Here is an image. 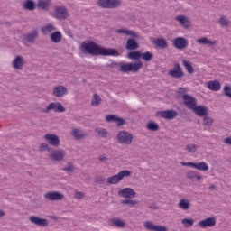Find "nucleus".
Returning a JSON list of instances; mask_svg holds the SVG:
<instances>
[{"instance_id":"nucleus-1","label":"nucleus","mask_w":231,"mask_h":231,"mask_svg":"<svg viewBox=\"0 0 231 231\" xmlns=\"http://www.w3.org/2000/svg\"><path fill=\"white\" fill-rule=\"evenodd\" d=\"M81 50L84 53H88L93 57H98V55L103 57H120V52L116 49L102 47L93 42H83L81 44Z\"/></svg>"},{"instance_id":"nucleus-2","label":"nucleus","mask_w":231,"mask_h":231,"mask_svg":"<svg viewBox=\"0 0 231 231\" xmlns=\"http://www.w3.org/2000/svg\"><path fill=\"white\" fill-rule=\"evenodd\" d=\"M142 61H136L134 63H120L119 68L122 73H129L132 71L133 73H136L139 69H142Z\"/></svg>"},{"instance_id":"nucleus-3","label":"nucleus","mask_w":231,"mask_h":231,"mask_svg":"<svg viewBox=\"0 0 231 231\" xmlns=\"http://www.w3.org/2000/svg\"><path fill=\"white\" fill-rule=\"evenodd\" d=\"M129 176H131V171L129 170H124L106 179V181L108 185H117L124 178H129Z\"/></svg>"},{"instance_id":"nucleus-4","label":"nucleus","mask_w":231,"mask_h":231,"mask_svg":"<svg viewBox=\"0 0 231 231\" xmlns=\"http://www.w3.org/2000/svg\"><path fill=\"white\" fill-rule=\"evenodd\" d=\"M134 139V136H133V134L127 131H120L117 134L118 143H121L122 145H131V143H133Z\"/></svg>"},{"instance_id":"nucleus-5","label":"nucleus","mask_w":231,"mask_h":231,"mask_svg":"<svg viewBox=\"0 0 231 231\" xmlns=\"http://www.w3.org/2000/svg\"><path fill=\"white\" fill-rule=\"evenodd\" d=\"M51 111L53 113H66V107L59 101L51 102L43 109V113H51Z\"/></svg>"},{"instance_id":"nucleus-6","label":"nucleus","mask_w":231,"mask_h":231,"mask_svg":"<svg viewBox=\"0 0 231 231\" xmlns=\"http://www.w3.org/2000/svg\"><path fill=\"white\" fill-rule=\"evenodd\" d=\"M37 39H39V31L33 30L31 32L24 34L22 41L25 46H32V44L35 43Z\"/></svg>"},{"instance_id":"nucleus-7","label":"nucleus","mask_w":231,"mask_h":231,"mask_svg":"<svg viewBox=\"0 0 231 231\" xmlns=\"http://www.w3.org/2000/svg\"><path fill=\"white\" fill-rule=\"evenodd\" d=\"M97 5L101 8L115 9V8H118V6L122 5V1L121 0H98Z\"/></svg>"},{"instance_id":"nucleus-8","label":"nucleus","mask_w":231,"mask_h":231,"mask_svg":"<svg viewBox=\"0 0 231 231\" xmlns=\"http://www.w3.org/2000/svg\"><path fill=\"white\" fill-rule=\"evenodd\" d=\"M54 17L59 21L68 19V9L64 5H57L54 9Z\"/></svg>"},{"instance_id":"nucleus-9","label":"nucleus","mask_w":231,"mask_h":231,"mask_svg":"<svg viewBox=\"0 0 231 231\" xmlns=\"http://www.w3.org/2000/svg\"><path fill=\"white\" fill-rule=\"evenodd\" d=\"M49 157L53 162H62L66 158V152L62 149L53 150L50 152Z\"/></svg>"},{"instance_id":"nucleus-10","label":"nucleus","mask_w":231,"mask_h":231,"mask_svg":"<svg viewBox=\"0 0 231 231\" xmlns=\"http://www.w3.org/2000/svg\"><path fill=\"white\" fill-rule=\"evenodd\" d=\"M216 223H217V220L216 219V217H209L206 219L199 221V226H200V228H212L216 226Z\"/></svg>"},{"instance_id":"nucleus-11","label":"nucleus","mask_w":231,"mask_h":231,"mask_svg":"<svg viewBox=\"0 0 231 231\" xmlns=\"http://www.w3.org/2000/svg\"><path fill=\"white\" fill-rule=\"evenodd\" d=\"M44 140L52 147H59L60 145V139L54 134H46Z\"/></svg>"},{"instance_id":"nucleus-12","label":"nucleus","mask_w":231,"mask_h":231,"mask_svg":"<svg viewBox=\"0 0 231 231\" xmlns=\"http://www.w3.org/2000/svg\"><path fill=\"white\" fill-rule=\"evenodd\" d=\"M128 59H152V53L147 51L142 53L140 51H131L127 54Z\"/></svg>"},{"instance_id":"nucleus-13","label":"nucleus","mask_w":231,"mask_h":231,"mask_svg":"<svg viewBox=\"0 0 231 231\" xmlns=\"http://www.w3.org/2000/svg\"><path fill=\"white\" fill-rule=\"evenodd\" d=\"M118 196L126 199H133V198H135L136 192L132 188H124L118 191Z\"/></svg>"},{"instance_id":"nucleus-14","label":"nucleus","mask_w":231,"mask_h":231,"mask_svg":"<svg viewBox=\"0 0 231 231\" xmlns=\"http://www.w3.org/2000/svg\"><path fill=\"white\" fill-rule=\"evenodd\" d=\"M44 198L50 201H60L64 199V194L58 191H50L44 194Z\"/></svg>"},{"instance_id":"nucleus-15","label":"nucleus","mask_w":231,"mask_h":231,"mask_svg":"<svg viewBox=\"0 0 231 231\" xmlns=\"http://www.w3.org/2000/svg\"><path fill=\"white\" fill-rule=\"evenodd\" d=\"M52 95L57 98H62V97H66V95H68V88L62 85H58L54 87Z\"/></svg>"},{"instance_id":"nucleus-16","label":"nucleus","mask_w":231,"mask_h":231,"mask_svg":"<svg viewBox=\"0 0 231 231\" xmlns=\"http://www.w3.org/2000/svg\"><path fill=\"white\" fill-rule=\"evenodd\" d=\"M29 221L32 225H36V226H48V225H50V223L48 222V219L41 218L37 216H30Z\"/></svg>"},{"instance_id":"nucleus-17","label":"nucleus","mask_w":231,"mask_h":231,"mask_svg":"<svg viewBox=\"0 0 231 231\" xmlns=\"http://www.w3.org/2000/svg\"><path fill=\"white\" fill-rule=\"evenodd\" d=\"M173 46L177 50H185L189 46V42L183 37H177L173 40Z\"/></svg>"},{"instance_id":"nucleus-18","label":"nucleus","mask_w":231,"mask_h":231,"mask_svg":"<svg viewBox=\"0 0 231 231\" xmlns=\"http://www.w3.org/2000/svg\"><path fill=\"white\" fill-rule=\"evenodd\" d=\"M168 75H170V77H172V79H181L184 73L180 64H175L173 69L168 72Z\"/></svg>"},{"instance_id":"nucleus-19","label":"nucleus","mask_w":231,"mask_h":231,"mask_svg":"<svg viewBox=\"0 0 231 231\" xmlns=\"http://www.w3.org/2000/svg\"><path fill=\"white\" fill-rule=\"evenodd\" d=\"M182 100H183L184 104L188 106V108L191 109V111L193 108L196 107V106L198 104V100L190 95H184L182 97Z\"/></svg>"},{"instance_id":"nucleus-20","label":"nucleus","mask_w":231,"mask_h":231,"mask_svg":"<svg viewBox=\"0 0 231 231\" xmlns=\"http://www.w3.org/2000/svg\"><path fill=\"white\" fill-rule=\"evenodd\" d=\"M161 118H165L166 120H172L173 118H176L178 116V112L174 110H165L158 112L157 114Z\"/></svg>"},{"instance_id":"nucleus-21","label":"nucleus","mask_w":231,"mask_h":231,"mask_svg":"<svg viewBox=\"0 0 231 231\" xmlns=\"http://www.w3.org/2000/svg\"><path fill=\"white\" fill-rule=\"evenodd\" d=\"M144 227L150 231H167V227L163 226L154 225L152 222H145Z\"/></svg>"},{"instance_id":"nucleus-22","label":"nucleus","mask_w":231,"mask_h":231,"mask_svg":"<svg viewBox=\"0 0 231 231\" xmlns=\"http://www.w3.org/2000/svg\"><path fill=\"white\" fill-rule=\"evenodd\" d=\"M191 111H194L195 115L198 116H207V115H208V108H207L205 106L196 105Z\"/></svg>"},{"instance_id":"nucleus-23","label":"nucleus","mask_w":231,"mask_h":231,"mask_svg":"<svg viewBox=\"0 0 231 231\" xmlns=\"http://www.w3.org/2000/svg\"><path fill=\"white\" fill-rule=\"evenodd\" d=\"M207 88L210 89V91H219L221 89V82L219 80L208 81Z\"/></svg>"},{"instance_id":"nucleus-24","label":"nucleus","mask_w":231,"mask_h":231,"mask_svg":"<svg viewBox=\"0 0 231 231\" xmlns=\"http://www.w3.org/2000/svg\"><path fill=\"white\" fill-rule=\"evenodd\" d=\"M70 134L76 139V140H82L86 138V134L84 131L79 128H73L71 130Z\"/></svg>"},{"instance_id":"nucleus-25","label":"nucleus","mask_w":231,"mask_h":231,"mask_svg":"<svg viewBox=\"0 0 231 231\" xmlns=\"http://www.w3.org/2000/svg\"><path fill=\"white\" fill-rule=\"evenodd\" d=\"M139 46H140V45L138 44V42H136V40L130 38V39H128L127 42H126V46H125V48H126V50H128L129 51H134V50H138Z\"/></svg>"},{"instance_id":"nucleus-26","label":"nucleus","mask_w":231,"mask_h":231,"mask_svg":"<svg viewBox=\"0 0 231 231\" xmlns=\"http://www.w3.org/2000/svg\"><path fill=\"white\" fill-rule=\"evenodd\" d=\"M50 39L51 42H54V44H59V42L62 41V32H60V31H55L54 32L51 33Z\"/></svg>"},{"instance_id":"nucleus-27","label":"nucleus","mask_w":231,"mask_h":231,"mask_svg":"<svg viewBox=\"0 0 231 231\" xmlns=\"http://www.w3.org/2000/svg\"><path fill=\"white\" fill-rule=\"evenodd\" d=\"M109 224L116 228H125V221L120 218H112L109 220Z\"/></svg>"},{"instance_id":"nucleus-28","label":"nucleus","mask_w":231,"mask_h":231,"mask_svg":"<svg viewBox=\"0 0 231 231\" xmlns=\"http://www.w3.org/2000/svg\"><path fill=\"white\" fill-rule=\"evenodd\" d=\"M36 6L40 10H48L51 6V0H38Z\"/></svg>"},{"instance_id":"nucleus-29","label":"nucleus","mask_w":231,"mask_h":231,"mask_svg":"<svg viewBox=\"0 0 231 231\" xmlns=\"http://www.w3.org/2000/svg\"><path fill=\"white\" fill-rule=\"evenodd\" d=\"M116 33H123V35H127L130 37H134V39H138V33L134 32V31L127 30V29H117Z\"/></svg>"},{"instance_id":"nucleus-30","label":"nucleus","mask_w":231,"mask_h":231,"mask_svg":"<svg viewBox=\"0 0 231 231\" xmlns=\"http://www.w3.org/2000/svg\"><path fill=\"white\" fill-rule=\"evenodd\" d=\"M153 44L160 50H165L168 46L167 41L163 38H157L153 41Z\"/></svg>"},{"instance_id":"nucleus-31","label":"nucleus","mask_w":231,"mask_h":231,"mask_svg":"<svg viewBox=\"0 0 231 231\" xmlns=\"http://www.w3.org/2000/svg\"><path fill=\"white\" fill-rule=\"evenodd\" d=\"M106 122H116L117 125H124V119H122L115 115L106 116Z\"/></svg>"},{"instance_id":"nucleus-32","label":"nucleus","mask_w":231,"mask_h":231,"mask_svg":"<svg viewBox=\"0 0 231 231\" xmlns=\"http://www.w3.org/2000/svg\"><path fill=\"white\" fill-rule=\"evenodd\" d=\"M192 167L193 169H197V171H208V164H207V162H194V164H192Z\"/></svg>"},{"instance_id":"nucleus-33","label":"nucleus","mask_w":231,"mask_h":231,"mask_svg":"<svg viewBox=\"0 0 231 231\" xmlns=\"http://www.w3.org/2000/svg\"><path fill=\"white\" fill-rule=\"evenodd\" d=\"M188 178L189 180H191V181H199V180H201V175L196 171H190L188 172Z\"/></svg>"},{"instance_id":"nucleus-34","label":"nucleus","mask_w":231,"mask_h":231,"mask_svg":"<svg viewBox=\"0 0 231 231\" xmlns=\"http://www.w3.org/2000/svg\"><path fill=\"white\" fill-rule=\"evenodd\" d=\"M35 1L33 0H25L23 3L24 10H29L30 12H33L35 10Z\"/></svg>"},{"instance_id":"nucleus-35","label":"nucleus","mask_w":231,"mask_h":231,"mask_svg":"<svg viewBox=\"0 0 231 231\" xmlns=\"http://www.w3.org/2000/svg\"><path fill=\"white\" fill-rule=\"evenodd\" d=\"M55 30H57V27L51 23H49L42 28V33L48 35V33H51V32H55Z\"/></svg>"},{"instance_id":"nucleus-36","label":"nucleus","mask_w":231,"mask_h":231,"mask_svg":"<svg viewBox=\"0 0 231 231\" xmlns=\"http://www.w3.org/2000/svg\"><path fill=\"white\" fill-rule=\"evenodd\" d=\"M176 21L181 24V26H184V28H189V19L183 15H178L176 16Z\"/></svg>"},{"instance_id":"nucleus-37","label":"nucleus","mask_w":231,"mask_h":231,"mask_svg":"<svg viewBox=\"0 0 231 231\" xmlns=\"http://www.w3.org/2000/svg\"><path fill=\"white\" fill-rule=\"evenodd\" d=\"M197 42H199V44H204L205 46H214V44H216V42L207 37L198 39Z\"/></svg>"},{"instance_id":"nucleus-38","label":"nucleus","mask_w":231,"mask_h":231,"mask_svg":"<svg viewBox=\"0 0 231 231\" xmlns=\"http://www.w3.org/2000/svg\"><path fill=\"white\" fill-rule=\"evenodd\" d=\"M102 103V97L98 96V94H94L91 99V106L93 107H98V106Z\"/></svg>"},{"instance_id":"nucleus-39","label":"nucleus","mask_w":231,"mask_h":231,"mask_svg":"<svg viewBox=\"0 0 231 231\" xmlns=\"http://www.w3.org/2000/svg\"><path fill=\"white\" fill-rule=\"evenodd\" d=\"M24 66V60L23 59H14L13 60V67L14 69H22Z\"/></svg>"},{"instance_id":"nucleus-40","label":"nucleus","mask_w":231,"mask_h":231,"mask_svg":"<svg viewBox=\"0 0 231 231\" xmlns=\"http://www.w3.org/2000/svg\"><path fill=\"white\" fill-rule=\"evenodd\" d=\"M179 208L182 210H189V208H190V201L185 199H180L179 202Z\"/></svg>"},{"instance_id":"nucleus-41","label":"nucleus","mask_w":231,"mask_h":231,"mask_svg":"<svg viewBox=\"0 0 231 231\" xmlns=\"http://www.w3.org/2000/svg\"><path fill=\"white\" fill-rule=\"evenodd\" d=\"M218 23L221 26V28H228L230 26L231 22L226 16H221L218 20Z\"/></svg>"},{"instance_id":"nucleus-42","label":"nucleus","mask_w":231,"mask_h":231,"mask_svg":"<svg viewBox=\"0 0 231 231\" xmlns=\"http://www.w3.org/2000/svg\"><path fill=\"white\" fill-rule=\"evenodd\" d=\"M180 223L184 228H191V226H194V219L192 218H183Z\"/></svg>"},{"instance_id":"nucleus-43","label":"nucleus","mask_w":231,"mask_h":231,"mask_svg":"<svg viewBox=\"0 0 231 231\" xmlns=\"http://www.w3.org/2000/svg\"><path fill=\"white\" fill-rule=\"evenodd\" d=\"M182 64L184 68L186 69V71L189 73V75H192L194 73V68L192 67V64L185 60H182Z\"/></svg>"},{"instance_id":"nucleus-44","label":"nucleus","mask_w":231,"mask_h":231,"mask_svg":"<svg viewBox=\"0 0 231 231\" xmlns=\"http://www.w3.org/2000/svg\"><path fill=\"white\" fill-rule=\"evenodd\" d=\"M198 149H199V146L197 144H188L185 147V151H187V152H190L191 154H194Z\"/></svg>"},{"instance_id":"nucleus-45","label":"nucleus","mask_w":231,"mask_h":231,"mask_svg":"<svg viewBox=\"0 0 231 231\" xmlns=\"http://www.w3.org/2000/svg\"><path fill=\"white\" fill-rule=\"evenodd\" d=\"M146 129H148V131H159L160 126L154 122H149L146 125Z\"/></svg>"},{"instance_id":"nucleus-46","label":"nucleus","mask_w":231,"mask_h":231,"mask_svg":"<svg viewBox=\"0 0 231 231\" xmlns=\"http://www.w3.org/2000/svg\"><path fill=\"white\" fill-rule=\"evenodd\" d=\"M213 124H214V119H212V117L205 116L203 118V125H207L208 127H210L212 126Z\"/></svg>"},{"instance_id":"nucleus-47","label":"nucleus","mask_w":231,"mask_h":231,"mask_svg":"<svg viewBox=\"0 0 231 231\" xmlns=\"http://www.w3.org/2000/svg\"><path fill=\"white\" fill-rule=\"evenodd\" d=\"M96 133H97V134H99V136L102 138H106L107 136V130L104 128H97Z\"/></svg>"},{"instance_id":"nucleus-48","label":"nucleus","mask_w":231,"mask_h":231,"mask_svg":"<svg viewBox=\"0 0 231 231\" xmlns=\"http://www.w3.org/2000/svg\"><path fill=\"white\" fill-rule=\"evenodd\" d=\"M122 205H130L131 207H134L135 205H138V200L125 199L122 200Z\"/></svg>"},{"instance_id":"nucleus-49","label":"nucleus","mask_w":231,"mask_h":231,"mask_svg":"<svg viewBox=\"0 0 231 231\" xmlns=\"http://www.w3.org/2000/svg\"><path fill=\"white\" fill-rule=\"evenodd\" d=\"M40 149L41 151H46L47 152H49V154L51 152V151H53V148L50 147V145L46 143H42L40 145Z\"/></svg>"},{"instance_id":"nucleus-50","label":"nucleus","mask_w":231,"mask_h":231,"mask_svg":"<svg viewBox=\"0 0 231 231\" xmlns=\"http://www.w3.org/2000/svg\"><path fill=\"white\" fill-rule=\"evenodd\" d=\"M224 95H226V97H228V98H231V88L228 86H225L224 87Z\"/></svg>"},{"instance_id":"nucleus-51","label":"nucleus","mask_w":231,"mask_h":231,"mask_svg":"<svg viewBox=\"0 0 231 231\" xmlns=\"http://www.w3.org/2000/svg\"><path fill=\"white\" fill-rule=\"evenodd\" d=\"M188 91H189V88H180L179 95H182V97H183L184 95H187Z\"/></svg>"},{"instance_id":"nucleus-52","label":"nucleus","mask_w":231,"mask_h":231,"mask_svg":"<svg viewBox=\"0 0 231 231\" xmlns=\"http://www.w3.org/2000/svg\"><path fill=\"white\" fill-rule=\"evenodd\" d=\"M74 167H73V165L72 164H69V166H66L64 169H63V171H66L67 172H73V171H74Z\"/></svg>"},{"instance_id":"nucleus-53","label":"nucleus","mask_w":231,"mask_h":231,"mask_svg":"<svg viewBox=\"0 0 231 231\" xmlns=\"http://www.w3.org/2000/svg\"><path fill=\"white\" fill-rule=\"evenodd\" d=\"M75 198H76V199H82V198H84V193L77 191L75 193Z\"/></svg>"},{"instance_id":"nucleus-54","label":"nucleus","mask_w":231,"mask_h":231,"mask_svg":"<svg viewBox=\"0 0 231 231\" xmlns=\"http://www.w3.org/2000/svg\"><path fill=\"white\" fill-rule=\"evenodd\" d=\"M224 143H226V145L231 146V137H227V138L224 139Z\"/></svg>"},{"instance_id":"nucleus-55","label":"nucleus","mask_w":231,"mask_h":231,"mask_svg":"<svg viewBox=\"0 0 231 231\" xmlns=\"http://www.w3.org/2000/svg\"><path fill=\"white\" fill-rule=\"evenodd\" d=\"M181 165L184 167H192L194 165V162H181Z\"/></svg>"},{"instance_id":"nucleus-56","label":"nucleus","mask_w":231,"mask_h":231,"mask_svg":"<svg viewBox=\"0 0 231 231\" xmlns=\"http://www.w3.org/2000/svg\"><path fill=\"white\" fill-rule=\"evenodd\" d=\"M5 217V211L0 210V217Z\"/></svg>"},{"instance_id":"nucleus-57","label":"nucleus","mask_w":231,"mask_h":231,"mask_svg":"<svg viewBox=\"0 0 231 231\" xmlns=\"http://www.w3.org/2000/svg\"><path fill=\"white\" fill-rule=\"evenodd\" d=\"M209 189H210L211 190H214V189H216V186L211 185V186H209Z\"/></svg>"},{"instance_id":"nucleus-58","label":"nucleus","mask_w":231,"mask_h":231,"mask_svg":"<svg viewBox=\"0 0 231 231\" xmlns=\"http://www.w3.org/2000/svg\"><path fill=\"white\" fill-rule=\"evenodd\" d=\"M15 59H23V57L18 55V56L15 57Z\"/></svg>"},{"instance_id":"nucleus-59","label":"nucleus","mask_w":231,"mask_h":231,"mask_svg":"<svg viewBox=\"0 0 231 231\" xmlns=\"http://www.w3.org/2000/svg\"><path fill=\"white\" fill-rule=\"evenodd\" d=\"M146 60H150L149 59H146Z\"/></svg>"}]
</instances>
